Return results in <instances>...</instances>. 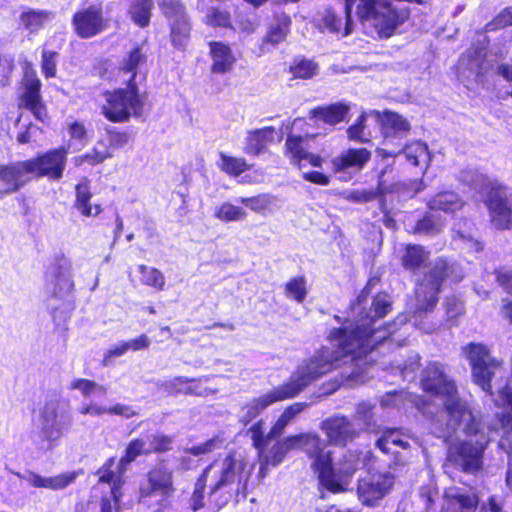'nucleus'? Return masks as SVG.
Wrapping results in <instances>:
<instances>
[{
    "label": "nucleus",
    "mask_w": 512,
    "mask_h": 512,
    "mask_svg": "<svg viewBox=\"0 0 512 512\" xmlns=\"http://www.w3.org/2000/svg\"><path fill=\"white\" fill-rule=\"evenodd\" d=\"M152 7V0H133L129 8V14L138 26L146 27L150 21Z\"/></svg>",
    "instance_id": "nucleus-38"
},
{
    "label": "nucleus",
    "mask_w": 512,
    "mask_h": 512,
    "mask_svg": "<svg viewBox=\"0 0 512 512\" xmlns=\"http://www.w3.org/2000/svg\"><path fill=\"white\" fill-rule=\"evenodd\" d=\"M79 413L82 415H90L94 417H100L104 414H109V407L99 405L97 403H83L79 409Z\"/></svg>",
    "instance_id": "nucleus-60"
},
{
    "label": "nucleus",
    "mask_w": 512,
    "mask_h": 512,
    "mask_svg": "<svg viewBox=\"0 0 512 512\" xmlns=\"http://www.w3.org/2000/svg\"><path fill=\"white\" fill-rule=\"evenodd\" d=\"M320 428L329 443L334 445H346L358 435L354 424L347 417L339 414L323 420Z\"/></svg>",
    "instance_id": "nucleus-17"
},
{
    "label": "nucleus",
    "mask_w": 512,
    "mask_h": 512,
    "mask_svg": "<svg viewBox=\"0 0 512 512\" xmlns=\"http://www.w3.org/2000/svg\"><path fill=\"white\" fill-rule=\"evenodd\" d=\"M375 281L374 279L369 280L357 300L351 305L349 317L340 328H335L329 333L328 340L331 348L321 349L328 351L333 369L341 364L351 363L354 366L353 371L345 375L349 381H365V375L359 362L378 344L392 336L396 331L397 324L404 325L408 320L406 316L400 315L388 327L375 328L376 320L386 316L390 312L392 304L388 294L380 293L373 299L369 311H366L365 304L369 289Z\"/></svg>",
    "instance_id": "nucleus-1"
},
{
    "label": "nucleus",
    "mask_w": 512,
    "mask_h": 512,
    "mask_svg": "<svg viewBox=\"0 0 512 512\" xmlns=\"http://www.w3.org/2000/svg\"><path fill=\"white\" fill-rule=\"evenodd\" d=\"M485 51L483 48L468 50L458 62V76L462 81L473 80L481 82L480 78L484 72Z\"/></svg>",
    "instance_id": "nucleus-23"
},
{
    "label": "nucleus",
    "mask_w": 512,
    "mask_h": 512,
    "mask_svg": "<svg viewBox=\"0 0 512 512\" xmlns=\"http://www.w3.org/2000/svg\"><path fill=\"white\" fill-rule=\"evenodd\" d=\"M137 271L140 273V282L143 285L152 287L156 290H163L165 286V277L163 273L151 266L140 264L137 266Z\"/></svg>",
    "instance_id": "nucleus-41"
},
{
    "label": "nucleus",
    "mask_w": 512,
    "mask_h": 512,
    "mask_svg": "<svg viewBox=\"0 0 512 512\" xmlns=\"http://www.w3.org/2000/svg\"><path fill=\"white\" fill-rule=\"evenodd\" d=\"M209 46L212 58L211 71L218 74L229 72L236 61L231 48L222 42H211Z\"/></svg>",
    "instance_id": "nucleus-29"
},
{
    "label": "nucleus",
    "mask_w": 512,
    "mask_h": 512,
    "mask_svg": "<svg viewBox=\"0 0 512 512\" xmlns=\"http://www.w3.org/2000/svg\"><path fill=\"white\" fill-rule=\"evenodd\" d=\"M306 407V403L300 402L293 403L288 406L280 415L276 423L272 426L270 432L267 434V438H275L281 435L286 426Z\"/></svg>",
    "instance_id": "nucleus-36"
},
{
    "label": "nucleus",
    "mask_w": 512,
    "mask_h": 512,
    "mask_svg": "<svg viewBox=\"0 0 512 512\" xmlns=\"http://www.w3.org/2000/svg\"><path fill=\"white\" fill-rule=\"evenodd\" d=\"M376 153L383 159L404 154L406 160L410 164L418 166L421 169H426L430 161L428 146L426 143L421 141L411 142L401 150L377 148Z\"/></svg>",
    "instance_id": "nucleus-20"
},
{
    "label": "nucleus",
    "mask_w": 512,
    "mask_h": 512,
    "mask_svg": "<svg viewBox=\"0 0 512 512\" xmlns=\"http://www.w3.org/2000/svg\"><path fill=\"white\" fill-rule=\"evenodd\" d=\"M103 98L102 114L111 122L122 123L143 115L146 97L140 93L136 83L128 82L124 88L106 91Z\"/></svg>",
    "instance_id": "nucleus-9"
},
{
    "label": "nucleus",
    "mask_w": 512,
    "mask_h": 512,
    "mask_svg": "<svg viewBox=\"0 0 512 512\" xmlns=\"http://www.w3.org/2000/svg\"><path fill=\"white\" fill-rule=\"evenodd\" d=\"M103 4L100 1L83 4L73 15L72 26L75 33L82 39L92 38L107 27Z\"/></svg>",
    "instance_id": "nucleus-11"
},
{
    "label": "nucleus",
    "mask_w": 512,
    "mask_h": 512,
    "mask_svg": "<svg viewBox=\"0 0 512 512\" xmlns=\"http://www.w3.org/2000/svg\"><path fill=\"white\" fill-rule=\"evenodd\" d=\"M452 270L453 265L450 266L445 260L439 259L435 262L431 271L425 275L423 281L416 287L415 310L409 320L413 322L414 326L426 333L431 332L432 328L426 327L418 322V317H420L423 312L432 310L436 305L441 282L445 277L449 276Z\"/></svg>",
    "instance_id": "nucleus-10"
},
{
    "label": "nucleus",
    "mask_w": 512,
    "mask_h": 512,
    "mask_svg": "<svg viewBox=\"0 0 512 512\" xmlns=\"http://www.w3.org/2000/svg\"><path fill=\"white\" fill-rule=\"evenodd\" d=\"M36 425L39 429L42 448L54 449L65 431L72 425L69 403L57 395L46 398L39 409Z\"/></svg>",
    "instance_id": "nucleus-8"
},
{
    "label": "nucleus",
    "mask_w": 512,
    "mask_h": 512,
    "mask_svg": "<svg viewBox=\"0 0 512 512\" xmlns=\"http://www.w3.org/2000/svg\"><path fill=\"white\" fill-rule=\"evenodd\" d=\"M446 313L449 319H453L463 312V304L455 297L447 298Z\"/></svg>",
    "instance_id": "nucleus-63"
},
{
    "label": "nucleus",
    "mask_w": 512,
    "mask_h": 512,
    "mask_svg": "<svg viewBox=\"0 0 512 512\" xmlns=\"http://www.w3.org/2000/svg\"><path fill=\"white\" fill-rule=\"evenodd\" d=\"M373 408L374 406L369 402L359 403L356 408V418L362 421L367 428L372 425Z\"/></svg>",
    "instance_id": "nucleus-57"
},
{
    "label": "nucleus",
    "mask_w": 512,
    "mask_h": 512,
    "mask_svg": "<svg viewBox=\"0 0 512 512\" xmlns=\"http://www.w3.org/2000/svg\"><path fill=\"white\" fill-rule=\"evenodd\" d=\"M207 485L209 486V478L205 477V472L203 471L195 484V489L191 498V505L194 511L203 507L204 489Z\"/></svg>",
    "instance_id": "nucleus-53"
},
{
    "label": "nucleus",
    "mask_w": 512,
    "mask_h": 512,
    "mask_svg": "<svg viewBox=\"0 0 512 512\" xmlns=\"http://www.w3.org/2000/svg\"><path fill=\"white\" fill-rule=\"evenodd\" d=\"M332 369L333 363L328 351H317L311 358L297 366L287 382L244 405L239 415L240 421L247 425L270 405L297 396L313 381Z\"/></svg>",
    "instance_id": "nucleus-4"
},
{
    "label": "nucleus",
    "mask_w": 512,
    "mask_h": 512,
    "mask_svg": "<svg viewBox=\"0 0 512 512\" xmlns=\"http://www.w3.org/2000/svg\"><path fill=\"white\" fill-rule=\"evenodd\" d=\"M46 289L52 298L63 300L69 307L70 300L68 298L73 289V281L69 269L63 266L53 267L47 274Z\"/></svg>",
    "instance_id": "nucleus-21"
},
{
    "label": "nucleus",
    "mask_w": 512,
    "mask_h": 512,
    "mask_svg": "<svg viewBox=\"0 0 512 512\" xmlns=\"http://www.w3.org/2000/svg\"><path fill=\"white\" fill-rule=\"evenodd\" d=\"M209 378L193 379L191 378V388H187L188 395L207 397L217 392L216 388L209 387L206 383Z\"/></svg>",
    "instance_id": "nucleus-54"
},
{
    "label": "nucleus",
    "mask_w": 512,
    "mask_h": 512,
    "mask_svg": "<svg viewBox=\"0 0 512 512\" xmlns=\"http://www.w3.org/2000/svg\"><path fill=\"white\" fill-rule=\"evenodd\" d=\"M158 5L170 21L173 45L179 49L184 48L188 42L190 26L182 5L178 0H158Z\"/></svg>",
    "instance_id": "nucleus-14"
},
{
    "label": "nucleus",
    "mask_w": 512,
    "mask_h": 512,
    "mask_svg": "<svg viewBox=\"0 0 512 512\" xmlns=\"http://www.w3.org/2000/svg\"><path fill=\"white\" fill-rule=\"evenodd\" d=\"M443 498L441 512H474L478 503L473 493L459 487L447 488Z\"/></svg>",
    "instance_id": "nucleus-22"
},
{
    "label": "nucleus",
    "mask_w": 512,
    "mask_h": 512,
    "mask_svg": "<svg viewBox=\"0 0 512 512\" xmlns=\"http://www.w3.org/2000/svg\"><path fill=\"white\" fill-rule=\"evenodd\" d=\"M109 414L111 415H119L125 418H131L137 415V412L128 405L117 403L111 407H109Z\"/></svg>",
    "instance_id": "nucleus-64"
},
{
    "label": "nucleus",
    "mask_w": 512,
    "mask_h": 512,
    "mask_svg": "<svg viewBox=\"0 0 512 512\" xmlns=\"http://www.w3.org/2000/svg\"><path fill=\"white\" fill-rule=\"evenodd\" d=\"M275 135L276 132L273 127L248 131L245 138L244 152L254 156L261 154L268 144L274 142Z\"/></svg>",
    "instance_id": "nucleus-28"
},
{
    "label": "nucleus",
    "mask_w": 512,
    "mask_h": 512,
    "mask_svg": "<svg viewBox=\"0 0 512 512\" xmlns=\"http://www.w3.org/2000/svg\"><path fill=\"white\" fill-rule=\"evenodd\" d=\"M145 62V53L142 52V48L136 47L123 58L120 64V70L124 73L131 74L128 82L136 83L137 71Z\"/></svg>",
    "instance_id": "nucleus-37"
},
{
    "label": "nucleus",
    "mask_w": 512,
    "mask_h": 512,
    "mask_svg": "<svg viewBox=\"0 0 512 512\" xmlns=\"http://www.w3.org/2000/svg\"><path fill=\"white\" fill-rule=\"evenodd\" d=\"M373 119L380 122L384 135V143L388 145L390 138L397 137L410 129V125L401 115L393 112H384L380 115L377 111H372Z\"/></svg>",
    "instance_id": "nucleus-26"
},
{
    "label": "nucleus",
    "mask_w": 512,
    "mask_h": 512,
    "mask_svg": "<svg viewBox=\"0 0 512 512\" xmlns=\"http://www.w3.org/2000/svg\"><path fill=\"white\" fill-rule=\"evenodd\" d=\"M238 201L251 211L263 216L271 215L277 208V198L271 194H259L254 197H241Z\"/></svg>",
    "instance_id": "nucleus-32"
},
{
    "label": "nucleus",
    "mask_w": 512,
    "mask_h": 512,
    "mask_svg": "<svg viewBox=\"0 0 512 512\" xmlns=\"http://www.w3.org/2000/svg\"><path fill=\"white\" fill-rule=\"evenodd\" d=\"M70 140L68 148L73 152L81 150L88 142V135L83 123L75 121L68 126Z\"/></svg>",
    "instance_id": "nucleus-45"
},
{
    "label": "nucleus",
    "mask_w": 512,
    "mask_h": 512,
    "mask_svg": "<svg viewBox=\"0 0 512 512\" xmlns=\"http://www.w3.org/2000/svg\"><path fill=\"white\" fill-rule=\"evenodd\" d=\"M453 239L456 244L462 249H466L471 252H479L482 250V245L478 242L470 233H464L459 230H454Z\"/></svg>",
    "instance_id": "nucleus-49"
},
{
    "label": "nucleus",
    "mask_w": 512,
    "mask_h": 512,
    "mask_svg": "<svg viewBox=\"0 0 512 512\" xmlns=\"http://www.w3.org/2000/svg\"><path fill=\"white\" fill-rule=\"evenodd\" d=\"M41 82L35 71L26 70L23 78V93L20 98V107L26 108L34 115V117L45 122L47 119V110L41 100L40 95Z\"/></svg>",
    "instance_id": "nucleus-16"
},
{
    "label": "nucleus",
    "mask_w": 512,
    "mask_h": 512,
    "mask_svg": "<svg viewBox=\"0 0 512 512\" xmlns=\"http://www.w3.org/2000/svg\"><path fill=\"white\" fill-rule=\"evenodd\" d=\"M512 25V6L504 8L493 20L485 25L487 32L496 31Z\"/></svg>",
    "instance_id": "nucleus-47"
},
{
    "label": "nucleus",
    "mask_w": 512,
    "mask_h": 512,
    "mask_svg": "<svg viewBox=\"0 0 512 512\" xmlns=\"http://www.w3.org/2000/svg\"><path fill=\"white\" fill-rule=\"evenodd\" d=\"M214 216L222 222H237L245 220L247 212L240 206L224 202L215 208Z\"/></svg>",
    "instance_id": "nucleus-42"
},
{
    "label": "nucleus",
    "mask_w": 512,
    "mask_h": 512,
    "mask_svg": "<svg viewBox=\"0 0 512 512\" xmlns=\"http://www.w3.org/2000/svg\"><path fill=\"white\" fill-rule=\"evenodd\" d=\"M75 190L76 198L74 206L81 215L95 217L101 213V205L91 203L92 194L87 180L78 183Z\"/></svg>",
    "instance_id": "nucleus-31"
},
{
    "label": "nucleus",
    "mask_w": 512,
    "mask_h": 512,
    "mask_svg": "<svg viewBox=\"0 0 512 512\" xmlns=\"http://www.w3.org/2000/svg\"><path fill=\"white\" fill-rule=\"evenodd\" d=\"M429 257V252L422 246L410 244L406 246L405 254L402 256V264L407 269L420 267Z\"/></svg>",
    "instance_id": "nucleus-40"
},
{
    "label": "nucleus",
    "mask_w": 512,
    "mask_h": 512,
    "mask_svg": "<svg viewBox=\"0 0 512 512\" xmlns=\"http://www.w3.org/2000/svg\"><path fill=\"white\" fill-rule=\"evenodd\" d=\"M417 440L409 433L398 428H386L377 439L376 446L384 453L393 452V448L409 449Z\"/></svg>",
    "instance_id": "nucleus-25"
},
{
    "label": "nucleus",
    "mask_w": 512,
    "mask_h": 512,
    "mask_svg": "<svg viewBox=\"0 0 512 512\" xmlns=\"http://www.w3.org/2000/svg\"><path fill=\"white\" fill-rule=\"evenodd\" d=\"M350 110L346 102H338L327 106L317 107L310 112L309 120L314 124L322 122L331 127L343 122Z\"/></svg>",
    "instance_id": "nucleus-24"
},
{
    "label": "nucleus",
    "mask_w": 512,
    "mask_h": 512,
    "mask_svg": "<svg viewBox=\"0 0 512 512\" xmlns=\"http://www.w3.org/2000/svg\"><path fill=\"white\" fill-rule=\"evenodd\" d=\"M151 453L146 438L132 440L121 459L116 462L114 458L108 459L98 470L99 484H107L110 489V496L103 497L101 501V512H119V501L122 496L124 484L123 475L127 466L142 454Z\"/></svg>",
    "instance_id": "nucleus-7"
},
{
    "label": "nucleus",
    "mask_w": 512,
    "mask_h": 512,
    "mask_svg": "<svg viewBox=\"0 0 512 512\" xmlns=\"http://www.w3.org/2000/svg\"><path fill=\"white\" fill-rule=\"evenodd\" d=\"M264 422L259 420L249 429L253 446L258 450L260 460V477H265L269 466H276L282 462L285 455L294 449L302 450L311 459V467L317 474L319 485L334 494L344 492L350 479L363 463L358 455L349 452L343 460L334 463L332 453L327 449L326 442L316 433H301L289 436L278 441L269 452L265 447L272 438L264 435Z\"/></svg>",
    "instance_id": "nucleus-2"
},
{
    "label": "nucleus",
    "mask_w": 512,
    "mask_h": 512,
    "mask_svg": "<svg viewBox=\"0 0 512 512\" xmlns=\"http://www.w3.org/2000/svg\"><path fill=\"white\" fill-rule=\"evenodd\" d=\"M284 294L288 299L302 303L308 294L306 279L303 276L290 279L284 286Z\"/></svg>",
    "instance_id": "nucleus-43"
},
{
    "label": "nucleus",
    "mask_w": 512,
    "mask_h": 512,
    "mask_svg": "<svg viewBox=\"0 0 512 512\" xmlns=\"http://www.w3.org/2000/svg\"><path fill=\"white\" fill-rule=\"evenodd\" d=\"M254 469V462L243 451H235L221 461H215L205 470L209 478L210 499L223 505L233 496L246 497L247 483Z\"/></svg>",
    "instance_id": "nucleus-5"
},
{
    "label": "nucleus",
    "mask_w": 512,
    "mask_h": 512,
    "mask_svg": "<svg viewBox=\"0 0 512 512\" xmlns=\"http://www.w3.org/2000/svg\"><path fill=\"white\" fill-rule=\"evenodd\" d=\"M57 57H58L57 52L43 49L41 68H42V73L44 74L45 77H47V78L55 77L56 67H57Z\"/></svg>",
    "instance_id": "nucleus-51"
},
{
    "label": "nucleus",
    "mask_w": 512,
    "mask_h": 512,
    "mask_svg": "<svg viewBox=\"0 0 512 512\" xmlns=\"http://www.w3.org/2000/svg\"><path fill=\"white\" fill-rule=\"evenodd\" d=\"M460 180L477 193L486 196V206L492 223L497 228H509L512 222V189L476 169L462 171Z\"/></svg>",
    "instance_id": "nucleus-6"
},
{
    "label": "nucleus",
    "mask_w": 512,
    "mask_h": 512,
    "mask_svg": "<svg viewBox=\"0 0 512 512\" xmlns=\"http://www.w3.org/2000/svg\"><path fill=\"white\" fill-rule=\"evenodd\" d=\"M370 152L365 149H349L332 160L333 168L337 171L354 168L360 170L370 159Z\"/></svg>",
    "instance_id": "nucleus-30"
},
{
    "label": "nucleus",
    "mask_w": 512,
    "mask_h": 512,
    "mask_svg": "<svg viewBox=\"0 0 512 512\" xmlns=\"http://www.w3.org/2000/svg\"><path fill=\"white\" fill-rule=\"evenodd\" d=\"M66 155L65 149H54L37 158L29 159L32 176L59 180L66 166Z\"/></svg>",
    "instance_id": "nucleus-15"
},
{
    "label": "nucleus",
    "mask_w": 512,
    "mask_h": 512,
    "mask_svg": "<svg viewBox=\"0 0 512 512\" xmlns=\"http://www.w3.org/2000/svg\"><path fill=\"white\" fill-rule=\"evenodd\" d=\"M224 445V439L220 436H216L205 443L195 445L191 448L186 449L187 453H190L194 456H201L207 453H210L216 449H220Z\"/></svg>",
    "instance_id": "nucleus-50"
},
{
    "label": "nucleus",
    "mask_w": 512,
    "mask_h": 512,
    "mask_svg": "<svg viewBox=\"0 0 512 512\" xmlns=\"http://www.w3.org/2000/svg\"><path fill=\"white\" fill-rule=\"evenodd\" d=\"M145 438L151 453L167 451L173 442L172 438L166 435H147Z\"/></svg>",
    "instance_id": "nucleus-55"
},
{
    "label": "nucleus",
    "mask_w": 512,
    "mask_h": 512,
    "mask_svg": "<svg viewBox=\"0 0 512 512\" xmlns=\"http://www.w3.org/2000/svg\"><path fill=\"white\" fill-rule=\"evenodd\" d=\"M421 386L424 391L441 399L447 415L448 432L464 425L465 433L471 438L451 446L447 462L452 463L466 473H476L483 467V454L490 438L479 428L466 403L457 397L455 384L448 379L443 366L431 362L423 370Z\"/></svg>",
    "instance_id": "nucleus-3"
},
{
    "label": "nucleus",
    "mask_w": 512,
    "mask_h": 512,
    "mask_svg": "<svg viewBox=\"0 0 512 512\" xmlns=\"http://www.w3.org/2000/svg\"><path fill=\"white\" fill-rule=\"evenodd\" d=\"M287 35V24L282 23L272 26L266 36V42L278 44L285 39Z\"/></svg>",
    "instance_id": "nucleus-61"
},
{
    "label": "nucleus",
    "mask_w": 512,
    "mask_h": 512,
    "mask_svg": "<svg viewBox=\"0 0 512 512\" xmlns=\"http://www.w3.org/2000/svg\"><path fill=\"white\" fill-rule=\"evenodd\" d=\"M110 146L103 141H98L94 148L83 155L76 156L73 161L76 166L88 164L94 166L112 157Z\"/></svg>",
    "instance_id": "nucleus-35"
},
{
    "label": "nucleus",
    "mask_w": 512,
    "mask_h": 512,
    "mask_svg": "<svg viewBox=\"0 0 512 512\" xmlns=\"http://www.w3.org/2000/svg\"><path fill=\"white\" fill-rule=\"evenodd\" d=\"M316 134H311L315 136ZM310 136L309 133L303 136L289 135L286 140V156L290 159L293 165L298 166L299 169H303L307 165L313 167H320L322 158L319 155L313 154L307 150L306 140Z\"/></svg>",
    "instance_id": "nucleus-18"
},
{
    "label": "nucleus",
    "mask_w": 512,
    "mask_h": 512,
    "mask_svg": "<svg viewBox=\"0 0 512 512\" xmlns=\"http://www.w3.org/2000/svg\"><path fill=\"white\" fill-rule=\"evenodd\" d=\"M219 168L230 176L237 177L250 169V165L242 157H233L220 153Z\"/></svg>",
    "instance_id": "nucleus-39"
},
{
    "label": "nucleus",
    "mask_w": 512,
    "mask_h": 512,
    "mask_svg": "<svg viewBox=\"0 0 512 512\" xmlns=\"http://www.w3.org/2000/svg\"><path fill=\"white\" fill-rule=\"evenodd\" d=\"M395 482L391 472L369 474L358 481L357 495L365 506H376L389 494Z\"/></svg>",
    "instance_id": "nucleus-12"
},
{
    "label": "nucleus",
    "mask_w": 512,
    "mask_h": 512,
    "mask_svg": "<svg viewBox=\"0 0 512 512\" xmlns=\"http://www.w3.org/2000/svg\"><path fill=\"white\" fill-rule=\"evenodd\" d=\"M53 18L54 13L51 11L30 9L21 14L20 23L30 33H37Z\"/></svg>",
    "instance_id": "nucleus-33"
},
{
    "label": "nucleus",
    "mask_w": 512,
    "mask_h": 512,
    "mask_svg": "<svg viewBox=\"0 0 512 512\" xmlns=\"http://www.w3.org/2000/svg\"><path fill=\"white\" fill-rule=\"evenodd\" d=\"M127 352L140 351L147 349L150 346V339L146 335H140L135 339L124 341Z\"/></svg>",
    "instance_id": "nucleus-62"
},
{
    "label": "nucleus",
    "mask_w": 512,
    "mask_h": 512,
    "mask_svg": "<svg viewBox=\"0 0 512 512\" xmlns=\"http://www.w3.org/2000/svg\"><path fill=\"white\" fill-rule=\"evenodd\" d=\"M162 387L171 394H188L187 388H191V378L187 377H175L165 381Z\"/></svg>",
    "instance_id": "nucleus-52"
},
{
    "label": "nucleus",
    "mask_w": 512,
    "mask_h": 512,
    "mask_svg": "<svg viewBox=\"0 0 512 512\" xmlns=\"http://www.w3.org/2000/svg\"><path fill=\"white\" fill-rule=\"evenodd\" d=\"M127 353L124 341L112 345L103 355L102 364L104 366H110L113 364V360L117 357L123 356Z\"/></svg>",
    "instance_id": "nucleus-58"
},
{
    "label": "nucleus",
    "mask_w": 512,
    "mask_h": 512,
    "mask_svg": "<svg viewBox=\"0 0 512 512\" xmlns=\"http://www.w3.org/2000/svg\"><path fill=\"white\" fill-rule=\"evenodd\" d=\"M174 492L172 472L163 464H159L150 470L146 480L140 485V496L146 499L159 496V503H163Z\"/></svg>",
    "instance_id": "nucleus-13"
},
{
    "label": "nucleus",
    "mask_w": 512,
    "mask_h": 512,
    "mask_svg": "<svg viewBox=\"0 0 512 512\" xmlns=\"http://www.w3.org/2000/svg\"><path fill=\"white\" fill-rule=\"evenodd\" d=\"M291 72L296 78L308 79L316 74L317 65L311 60L301 59L291 67Z\"/></svg>",
    "instance_id": "nucleus-48"
},
{
    "label": "nucleus",
    "mask_w": 512,
    "mask_h": 512,
    "mask_svg": "<svg viewBox=\"0 0 512 512\" xmlns=\"http://www.w3.org/2000/svg\"><path fill=\"white\" fill-rule=\"evenodd\" d=\"M441 229V224L433 219V215L424 216L416 224L415 231L420 234L434 235Z\"/></svg>",
    "instance_id": "nucleus-56"
},
{
    "label": "nucleus",
    "mask_w": 512,
    "mask_h": 512,
    "mask_svg": "<svg viewBox=\"0 0 512 512\" xmlns=\"http://www.w3.org/2000/svg\"><path fill=\"white\" fill-rule=\"evenodd\" d=\"M373 118L372 111L362 113L357 122L350 126L347 130L348 137L351 140L359 142H367L371 137V132L367 128V121Z\"/></svg>",
    "instance_id": "nucleus-44"
},
{
    "label": "nucleus",
    "mask_w": 512,
    "mask_h": 512,
    "mask_svg": "<svg viewBox=\"0 0 512 512\" xmlns=\"http://www.w3.org/2000/svg\"><path fill=\"white\" fill-rule=\"evenodd\" d=\"M428 206L433 211L454 212L463 206V201L455 192L444 191L435 195Z\"/></svg>",
    "instance_id": "nucleus-34"
},
{
    "label": "nucleus",
    "mask_w": 512,
    "mask_h": 512,
    "mask_svg": "<svg viewBox=\"0 0 512 512\" xmlns=\"http://www.w3.org/2000/svg\"><path fill=\"white\" fill-rule=\"evenodd\" d=\"M70 388L80 391L84 397L104 396L107 393L105 386L88 379H76L71 382Z\"/></svg>",
    "instance_id": "nucleus-46"
},
{
    "label": "nucleus",
    "mask_w": 512,
    "mask_h": 512,
    "mask_svg": "<svg viewBox=\"0 0 512 512\" xmlns=\"http://www.w3.org/2000/svg\"><path fill=\"white\" fill-rule=\"evenodd\" d=\"M205 19L206 23L211 26L226 27L229 24L228 14L217 9H211Z\"/></svg>",
    "instance_id": "nucleus-59"
},
{
    "label": "nucleus",
    "mask_w": 512,
    "mask_h": 512,
    "mask_svg": "<svg viewBox=\"0 0 512 512\" xmlns=\"http://www.w3.org/2000/svg\"><path fill=\"white\" fill-rule=\"evenodd\" d=\"M15 475L20 479H25L33 487L51 490H59L67 487L75 481L77 476L75 472L63 473L53 477H42L33 472H29L26 475L17 472Z\"/></svg>",
    "instance_id": "nucleus-27"
},
{
    "label": "nucleus",
    "mask_w": 512,
    "mask_h": 512,
    "mask_svg": "<svg viewBox=\"0 0 512 512\" xmlns=\"http://www.w3.org/2000/svg\"><path fill=\"white\" fill-rule=\"evenodd\" d=\"M33 178L29 161H18L9 165H0V180L5 194L20 189Z\"/></svg>",
    "instance_id": "nucleus-19"
}]
</instances>
